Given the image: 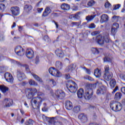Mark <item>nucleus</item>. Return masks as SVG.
<instances>
[{"label":"nucleus","instance_id":"nucleus-1","mask_svg":"<svg viewBox=\"0 0 125 125\" xmlns=\"http://www.w3.org/2000/svg\"><path fill=\"white\" fill-rule=\"evenodd\" d=\"M36 93H37L38 96L42 95V93L41 92H38V90L36 88H30L26 90V97L28 99H32V98L36 95Z\"/></svg>","mask_w":125,"mask_h":125},{"label":"nucleus","instance_id":"nucleus-2","mask_svg":"<svg viewBox=\"0 0 125 125\" xmlns=\"http://www.w3.org/2000/svg\"><path fill=\"white\" fill-rule=\"evenodd\" d=\"M68 83H72V84H73L74 86L71 84L69 85H68V84H66V87L67 89L71 93H76V92H77V90H78V85L76 83V82L72 80H69Z\"/></svg>","mask_w":125,"mask_h":125},{"label":"nucleus","instance_id":"nucleus-30","mask_svg":"<svg viewBox=\"0 0 125 125\" xmlns=\"http://www.w3.org/2000/svg\"><path fill=\"white\" fill-rule=\"evenodd\" d=\"M110 55L108 54V55H105L104 57V62H106V63H111L112 62V60L109 58Z\"/></svg>","mask_w":125,"mask_h":125},{"label":"nucleus","instance_id":"nucleus-36","mask_svg":"<svg viewBox=\"0 0 125 125\" xmlns=\"http://www.w3.org/2000/svg\"><path fill=\"white\" fill-rule=\"evenodd\" d=\"M109 83L111 88H114V87H115V86H116V80L115 79L111 80Z\"/></svg>","mask_w":125,"mask_h":125},{"label":"nucleus","instance_id":"nucleus-22","mask_svg":"<svg viewBox=\"0 0 125 125\" xmlns=\"http://www.w3.org/2000/svg\"><path fill=\"white\" fill-rule=\"evenodd\" d=\"M109 20V17L106 14H103L101 17L100 22L104 23Z\"/></svg>","mask_w":125,"mask_h":125},{"label":"nucleus","instance_id":"nucleus-10","mask_svg":"<svg viewBox=\"0 0 125 125\" xmlns=\"http://www.w3.org/2000/svg\"><path fill=\"white\" fill-rule=\"evenodd\" d=\"M17 76L18 81L22 82L25 78V74L20 69H17Z\"/></svg>","mask_w":125,"mask_h":125},{"label":"nucleus","instance_id":"nucleus-52","mask_svg":"<svg viewBox=\"0 0 125 125\" xmlns=\"http://www.w3.org/2000/svg\"><path fill=\"white\" fill-rule=\"evenodd\" d=\"M121 7V4H118L116 5H114V7L113 8V10H117V9H119Z\"/></svg>","mask_w":125,"mask_h":125},{"label":"nucleus","instance_id":"nucleus-44","mask_svg":"<svg viewBox=\"0 0 125 125\" xmlns=\"http://www.w3.org/2000/svg\"><path fill=\"white\" fill-rule=\"evenodd\" d=\"M119 18H120V17L119 16H113L112 17V21H113L114 22H118V21H119Z\"/></svg>","mask_w":125,"mask_h":125},{"label":"nucleus","instance_id":"nucleus-56","mask_svg":"<svg viewBox=\"0 0 125 125\" xmlns=\"http://www.w3.org/2000/svg\"><path fill=\"white\" fill-rule=\"evenodd\" d=\"M40 62V57L39 56H37L35 59V63L36 64H38Z\"/></svg>","mask_w":125,"mask_h":125},{"label":"nucleus","instance_id":"nucleus-20","mask_svg":"<svg viewBox=\"0 0 125 125\" xmlns=\"http://www.w3.org/2000/svg\"><path fill=\"white\" fill-rule=\"evenodd\" d=\"M42 102V98L40 97H38L36 100H31V103H33L35 104H37V103H38L39 104V107H40V104H41Z\"/></svg>","mask_w":125,"mask_h":125},{"label":"nucleus","instance_id":"nucleus-4","mask_svg":"<svg viewBox=\"0 0 125 125\" xmlns=\"http://www.w3.org/2000/svg\"><path fill=\"white\" fill-rule=\"evenodd\" d=\"M52 96L59 100V99H63L65 97V93L61 90H57L55 93H51Z\"/></svg>","mask_w":125,"mask_h":125},{"label":"nucleus","instance_id":"nucleus-42","mask_svg":"<svg viewBox=\"0 0 125 125\" xmlns=\"http://www.w3.org/2000/svg\"><path fill=\"white\" fill-rule=\"evenodd\" d=\"M5 8H6V7L5 6V5L3 3H0V10L3 12L4 10H5Z\"/></svg>","mask_w":125,"mask_h":125},{"label":"nucleus","instance_id":"nucleus-32","mask_svg":"<svg viewBox=\"0 0 125 125\" xmlns=\"http://www.w3.org/2000/svg\"><path fill=\"white\" fill-rule=\"evenodd\" d=\"M31 75L32 76H33V78H34V79L37 81L38 82H39L40 83H42V78H40V77H39V76H38L36 74H33V73H31Z\"/></svg>","mask_w":125,"mask_h":125},{"label":"nucleus","instance_id":"nucleus-46","mask_svg":"<svg viewBox=\"0 0 125 125\" xmlns=\"http://www.w3.org/2000/svg\"><path fill=\"white\" fill-rule=\"evenodd\" d=\"M42 119L43 122H44V123H47L48 121L49 120V118L46 117L44 115H43L42 116Z\"/></svg>","mask_w":125,"mask_h":125},{"label":"nucleus","instance_id":"nucleus-35","mask_svg":"<svg viewBox=\"0 0 125 125\" xmlns=\"http://www.w3.org/2000/svg\"><path fill=\"white\" fill-rule=\"evenodd\" d=\"M122 98V93L121 92H117L115 94L114 99L115 100H120Z\"/></svg>","mask_w":125,"mask_h":125},{"label":"nucleus","instance_id":"nucleus-61","mask_svg":"<svg viewBox=\"0 0 125 125\" xmlns=\"http://www.w3.org/2000/svg\"><path fill=\"white\" fill-rule=\"evenodd\" d=\"M121 91L122 92V93H124V94L125 95V87H122L121 88Z\"/></svg>","mask_w":125,"mask_h":125},{"label":"nucleus","instance_id":"nucleus-58","mask_svg":"<svg viewBox=\"0 0 125 125\" xmlns=\"http://www.w3.org/2000/svg\"><path fill=\"white\" fill-rule=\"evenodd\" d=\"M119 77L121 80L125 81V75L124 74H120Z\"/></svg>","mask_w":125,"mask_h":125},{"label":"nucleus","instance_id":"nucleus-29","mask_svg":"<svg viewBox=\"0 0 125 125\" xmlns=\"http://www.w3.org/2000/svg\"><path fill=\"white\" fill-rule=\"evenodd\" d=\"M94 75L95 76L96 78H100V77H101V71L98 68L95 69Z\"/></svg>","mask_w":125,"mask_h":125},{"label":"nucleus","instance_id":"nucleus-43","mask_svg":"<svg viewBox=\"0 0 125 125\" xmlns=\"http://www.w3.org/2000/svg\"><path fill=\"white\" fill-rule=\"evenodd\" d=\"M34 125V121L32 119H29L25 123V125Z\"/></svg>","mask_w":125,"mask_h":125},{"label":"nucleus","instance_id":"nucleus-11","mask_svg":"<svg viewBox=\"0 0 125 125\" xmlns=\"http://www.w3.org/2000/svg\"><path fill=\"white\" fill-rule=\"evenodd\" d=\"M4 77L7 83H13V76L10 73L7 72L5 73Z\"/></svg>","mask_w":125,"mask_h":125},{"label":"nucleus","instance_id":"nucleus-21","mask_svg":"<svg viewBox=\"0 0 125 125\" xmlns=\"http://www.w3.org/2000/svg\"><path fill=\"white\" fill-rule=\"evenodd\" d=\"M81 13H82V12H78L75 14H72L69 16V19H73V18H74V19L79 20V19L81 18V17L80 16V15H81Z\"/></svg>","mask_w":125,"mask_h":125},{"label":"nucleus","instance_id":"nucleus-27","mask_svg":"<svg viewBox=\"0 0 125 125\" xmlns=\"http://www.w3.org/2000/svg\"><path fill=\"white\" fill-rule=\"evenodd\" d=\"M0 90H1L3 93H5L7 91L9 90V88L4 85H0Z\"/></svg>","mask_w":125,"mask_h":125},{"label":"nucleus","instance_id":"nucleus-26","mask_svg":"<svg viewBox=\"0 0 125 125\" xmlns=\"http://www.w3.org/2000/svg\"><path fill=\"white\" fill-rule=\"evenodd\" d=\"M50 13H51V9H50V8L47 7L45 9L42 16H43V17H46V16H48V14H50Z\"/></svg>","mask_w":125,"mask_h":125},{"label":"nucleus","instance_id":"nucleus-9","mask_svg":"<svg viewBox=\"0 0 125 125\" xmlns=\"http://www.w3.org/2000/svg\"><path fill=\"white\" fill-rule=\"evenodd\" d=\"M107 88L105 86L102 85L99 87L98 89L97 90L96 93L97 95H104L106 93V90Z\"/></svg>","mask_w":125,"mask_h":125},{"label":"nucleus","instance_id":"nucleus-62","mask_svg":"<svg viewBox=\"0 0 125 125\" xmlns=\"http://www.w3.org/2000/svg\"><path fill=\"white\" fill-rule=\"evenodd\" d=\"M85 71L86 74H87L88 75H90L91 74V71H90V70H89V69L86 68Z\"/></svg>","mask_w":125,"mask_h":125},{"label":"nucleus","instance_id":"nucleus-47","mask_svg":"<svg viewBox=\"0 0 125 125\" xmlns=\"http://www.w3.org/2000/svg\"><path fill=\"white\" fill-rule=\"evenodd\" d=\"M109 70H110V68L109 67V65H106L104 67V74H109L110 72H109Z\"/></svg>","mask_w":125,"mask_h":125},{"label":"nucleus","instance_id":"nucleus-14","mask_svg":"<svg viewBox=\"0 0 125 125\" xmlns=\"http://www.w3.org/2000/svg\"><path fill=\"white\" fill-rule=\"evenodd\" d=\"M78 118L82 123H86L87 122V116L83 113L80 114L78 116Z\"/></svg>","mask_w":125,"mask_h":125},{"label":"nucleus","instance_id":"nucleus-13","mask_svg":"<svg viewBox=\"0 0 125 125\" xmlns=\"http://www.w3.org/2000/svg\"><path fill=\"white\" fill-rule=\"evenodd\" d=\"M76 68H77V64L76 63H72L66 67L65 71L67 73H72L73 71H75Z\"/></svg>","mask_w":125,"mask_h":125},{"label":"nucleus","instance_id":"nucleus-18","mask_svg":"<svg viewBox=\"0 0 125 125\" xmlns=\"http://www.w3.org/2000/svg\"><path fill=\"white\" fill-rule=\"evenodd\" d=\"M4 102L6 104L5 105H4V107H10V106H12V104H13V101L10 99H5Z\"/></svg>","mask_w":125,"mask_h":125},{"label":"nucleus","instance_id":"nucleus-49","mask_svg":"<svg viewBox=\"0 0 125 125\" xmlns=\"http://www.w3.org/2000/svg\"><path fill=\"white\" fill-rule=\"evenodd\" d=\"M112 6V5H111V3L109 2H106L104 4V7L105 8H110Z\"/></svg>","mask_w":125,"mask_h":125},{"label":"nucleus","instance_id":"nucleus-39","mask_svg":"<svg viewBox=\"0 0 125 125\" xmlns=\"http://www.w3.org/2000/svg\"><path fill=\"white\" fill-rule=\"evenodd\" d=\"M95 4V1L93 0H91L89 1L87 3V5L88 7H91V6H93Z\"/></svg>","mask_w":125,"mask_h":125},{"label":"nucleus","instance_id":"nucleus-24","mask_svg":"<svg viewBox=\"0 0 125 125\" xmlns=\"http://www.w3.org/2000/svg\"><path fill=\"white\" fill-rule=\"evenodd\" d=\"M55 53L57 56L60 58H63V57H64V53H63L62 50L59 49H58L55 51Z\"/></svg>","mask_w":125,"mask_h":125},{"label":"nucleus","instance_id":"nucleus-7","mask_svg":"<svg viewBox=\"0 0 125 125\" xmlns=\"http://www.w3.org/2000/svg\"><path fill=\"white\" fill-rule=\"evenodd\" d=\"M10 11L14 16H18L20 14V8L18 6L11 7Z\"/></svg>","mask_w":125,"mask_h":125},{"label":"nucleus","instance_id":"nucleus-19","mask_svg":"<svg viewBox=\"0 0 125 125\" xmlns=\"http://www.w3.org/2000/svg\"><path fill=\"white\" fill-rule=\"evenodd\" d=\"M77 96L78 98L82 99L83 97H84V90L83 88H80L77 91Z\"/></svg>","mask_w":125,"mask_h":125},{"label":"nucleus","instance_id":"nucleus-6","mask_svg":"<svg viewBox=\"0 0 125 125\" xmlns=\"http://www.w3.org/2000/svg\"><path fill=\"white\" fill-rule=\"evenodd\" d=\"M14 63L16 64L18 67H24L25 69V71L27 74L31 73V70H30V67L28 64H22L21 62H17L16 61H14Z\"/></svg>","mask_w":125,"mask_h":125},{"label":"nucleus","instance_id":"nucleus-53","mask_svg":"<svg viewBox=\"0 0 125 125\" xmlns=\"http://www.w3.org/2000/svg\"><path fill=\"white\" fill-rule=\"evenodd\" d=\"M42 111H43V112H46L47 111V108L46 107V104H44V107L42 108Z\"/></svg>","mask_w":125,"mask_h":125},{"label":"nucleus","instance_id":"nucleus-57","mask_svg":"<svg viewBox=\"0 0 125 125\" xmlns=\"http://www.w3.org/2000/svg\"><path fill=\"white\" fill-rule=\"evenodd\" d=\"M50 82H51L52 84H53V86H56V82L54 79H51L50 80Z\"/></svg>","mask_w":125,"mask_h":125},{"label":"nucleus","instance_id":"nucleus-41","mask_svg":"<svg viewBox=\"0 0 125 125\" xmlns=\"http://www.w3.org/2000/svg\"><path fill=\"white\" fill-rule=\"evenodd\" d=\"M79 111H81V106L80 105L74 107L73 112H75V113H79Z\"/></svg>","mask_w":125,"mask_h":125},{"label":"nucleus","instance_id":"nucleus-12","mask_svg":"<svg viewBox=\"0 0 125 125\" xmlns=\"http://www.w3.org/2000/svg\"><path fill=\"white\" fill-rule=\"evenodd\" d=\"M119 28V23H114L111 27V33L113 36H115L118 32V29Z\"/></svg>","mask_w":125,"mask_h":125},{"label":"nucleus","instance_id":"nucleus-34","mask_svg":"<svg viewBox=\"0 0 125 125\" xmlns=\"http://www.w3.org/2000/svg\"><path fill=\"white\" fill-rule=\"evenodd\" d=\"M62 62L59 61L56 62V67L58 70H61L62 69Z\"/></svg>","mask_w":125,"mask_h":125},{"label":"nucleus","instance_id":"nucleus-63","mask_svg":"<svg viewBox=\"0 0 125 125\" xmlns=\"http://www.w3.org/2000/svg\"><path fill=\"white\" fill-rule=\"evenodd\" d=\"M42 10H43V8H37V11L39 13H41L42 11Z\"/></svg>","mask_w":125,"mask_h":125},{"label":"nucleus","instance_id":"nucleus-37","mask_svg":"<svg viewBox=\"0 0 125 125\" xmlns=\"http://www.w3.org/2000/svg\"><path fill=\"white\" fill-rule=\"evenodd\" d=\"M24 9L25 10H26V11L29 12L33 9V7H32V6L30 5H25L24 6Z\"/></svg>","mask_w":125,"mask_h":125},{"label":"nucleus","instance_id":"nucleus-40","mask_svg":"<svg viewBox=\"0 0 125 125\" xmlns=\"http://www.w3.org/2000/svg\"><path fill=\"white\" fill-rule=\"evenodd\" d=\"M86 20L87 22H90V21L94 19V16H88L86 17Z\"/></svg>","mask_w":125,"mask_h":125},{"label":"nucleus","instance_id":"nucleus-23","mask_svg":"<svg viewBox=\"0 0 125 125\" xmlns=\"http://www.w3.org/2000/svg\"><path fill=\"white\" fill-rule=\"evenodd\" d=\"M104 78L106 81H109L113 78V73L109 72L108 74H104Z\"/></svg>","mask_w":125,"mask_h":125},{"label":"nucleus","instance_id":"nucleus-54","mask_svg":"<svg viewBox=\"0 0 125 125\" xmlns=\"http://www.w3.org/2000/svg\"><path fill=\"white\" fill-rule=\"evenodd\" d=\"M96 26L95 24L94 23H91L89 25V29H94V28H95Z\"/></svg>","mask_w":125,"mask_h":125},{"label":"nucleus","instance_id":"nucleus-16","mask_svg":"<svg viewBox=\"0 0 125 125\" xmlns=\"http://www.w3.org/2000/svg\"><path fill=\"white\" fill-rule=\"evenodd\" d=\"M119 102L112 101L110 103V107L112 111L115 112Z\"/></svg>","mask_w":125,"mask_h":125},{"label":"nucleus","instance_id":"nucleus-25","mask_svg":"<svg viewBox=\"0 0 125 125\" xmlns=\"http://www.w3.org/2000/svg\"><path fill=\"white\" fill-rule=\"evenodd\" d=\"M65 108L67 110H72L73 109V104L69 101H67L65 103Z\"/></svg>","mask_w":125,"mask_h":125},{"label":"nucleus","instance_id":"nucleus-17","mask_svg":"<svg viewBox=\"0 0 125 125\" xmlns=\"http://www.w3.org/2000/svg\"><path fill=\"white\" fill-rule=\"evenodd\" d=\"M25 55L28 59L34 58V51L33 50H27L25 52Z\"/></svg>","mask_w":125,"mask_h":125},{"label":"nucleus","instance_id":"nucleus-64","mask_svg":"<svg viewBox=\"0 0 125 125\" xmlns=\"http://www.w3.org/2000/svg\"><path fill=\"white\" fill-rule=\"evenodd\" d=\"M51 16H53V17H57L58 16V14L56 13H53L51 14Z\"/></svg>","mask_w":125,"mask_h":125},{"label":"nucleus","instance_id":"nucleus-33","mask_svg":"<svg viewBox=\"0 0 125 125\" xmlns=\"http://www.w3.org/2000/svg\"><path fill=\"white\" fill-rule=\"evenodd\" d=\"M99 49H97V48H92L91 51L92 52L93 54L96 55L97 54H99L100 52L99 51Z\"/></svg>","mask_w":125,"mask_h":125},{"label":"nucleus","instance_id":"nucleus-60","mask_svg":"<svg viewBox=\"0 0 125 125\" xmlns=\"http://www.w3.org/2000/svg\"><path fill=\"white\" fill-rule=\"evenodd\" d=\"M54 125H63V124L62 123V122H54Z\"/></svg>","mask_w":125,"mask_h":125},{"label":"nucleus","instance_id":"nucleus-15","mask_svg":"<svg viewBox=\"0 0 125 125\" xmlns=\"http://www.w3.org/2000/svg\"><path fill=\"white\" fill-rule=\"evenodd\" d=\"M96 41L100 45L104 44V38L101 35L97 36L96 38Z\"/></svg>","mask_w":125,"mask_h":125},{"label":"nucleus","instance_id":"nucleus-59","mask_svg":"<svg viewBox=\"0 0 125 125\" xmlns=\"http://www.w3.org/2000/svg\"><path fill=\"white\" fill-rule=\"evenodd\" d=\"M99 33L98 31H94L91 33L92 36H97Z\"/></svg>","mask_w":125,"mask_h":125},{"label":"nucleus","instance_id":"nucleus-28","mask_svg":"<svg viewBox=\"0 0 125 125\" xmlns=\"http://www.w3.org/2000/svg\"><path fill=\"white\" fill-rule=\"evenodd\" d=\"M61 7L62 9V10H65V11L69 10L70 5L66 3H63L62 4Z\"/></svg>","mask_w":125,"mask_h":125},{"label":"nucleus","instance_id":"nucleus-45","mask_svg":"<svg viewBox=\"0 0 125 125\" xmlns=\"http://www.w3.org/2000/svg\"><path fill=\"white\" fill-rule=\"evenodd\" d=\"M29 83L30 85H38V84L36 83V82L33 80H30L29 81Z\"/></svg>","mask_w":125,"mask_h":125},{"label":"nucleus","instance_id":"nucleus-50","mask_svg":"<svg viewBox=\"0 0 125 125\" xmlns=\"http://www.w3.org/2000/svg\"><path fill=\"white\" fill-rule=\"evenodd\" d=\"M104 41L105 42H106V43H109L110 42V39L108 37H104Z\"/></svg>","mask_w":125,"mask_h":125},{"label":"nucleus","instance_id":"nucleus-5","mask_svg":"<svg viewBox=\"0 0 125 125\" xmlns=\"http://www.w3.org/2000/svg\"><path fill=\"white\" fill-rule=\"evenodd\" d=\"M49 73L52 76L56 77V78H59L61 76V73L58 71V69H56L54 67H51L49 68Z\"/></svg>","mask_w":125,"mask_h":125},{"label":"nucleus","instance_id":"nucleus-51","mask_svg":"<svg viewBox=\"0 0 125 125\" xmlns=\"http://www.w3.org/2000/svg\"><path fill=\"white\" fill-rule=\"evenodd\" d=\"M43 39L46 42H50V39H49V37H48V36H44Z\"/></svg>","mask_w":125,"mask_h":125},{"label":"nucleus","instance_id":"nucleus-38","mask_svg":"<svg viewBox=\"0 0 125 125\" xmlns=\"http://www.w3.org/2000/svg\"><path fill=\"white\" fill-rule=\"evenodd\" d=\"M55 120H56V117L49 118L47 123H48L49 125H51L53 123H55Z\"/></svg>","mask_w":125,"mask_h":125},{"label":"nucleus","instance_id":"nucleus-31","mask_svg":"<svg viewBox=\"0 0 125 125\" xmlns=\"http://www.w3.org/2000/svg\"><path fill=\"white\" fill-rule=\"evenodd\" d=\"M122 109H123V104L120 102H118L115 109V112H120V111L122 110Z\"/></svg>","mask_w":125,"mask_h":125},{"label":"nucleus","instance_id":"nucleus-55","mask_svg":"<svg viewBox=\"0 0 125 125\" xmlns=\"http://www.w3.org/2000/svg\"><path fill=\"white\" fill-rule=\"evenodd\" d=\"M119 90V86H116L115 88L113 89V91L112 92V93L114 94L116 92L118 91Z\"/></svg>","mask_w":125,"mask_h":125},{"label":"nucleus","instance_id":"nucleus-3","mask_svg":"<svg viewBox=\"0 0 125 125\" xmlns=\"http://www.w3.org/2000/svg\"><path fill=\"white\" fill-rule=\"evenodd\" d=\"M93 96V90L89 87H86L84 93V98L86 100H89Z\"/></svg>","mask_w":125,"mask_h":125},{"label":"nucleus","instance_id":"nucleus-48","mask_svg":"<svg viewBox=\"0 0 125 125\" xmlns=\"http://www.w3.org/2000/svg\"><path fill=\"white\" fill-rule=\"evenodd\" d=\"M81 22H82L81 21H79V22H72L71 23V24L73 26H76L77 27H79L80 26V25H81Z\"/></svg>","mask_w":125,"mask_h":125},{"label":"nucleus","instance_id":"nucleus-8","mask_svg":"<svg viewBox=\"0 0 125 125\" xmlns=\"http://www.w3.org/2000/svg\"><path fill=\"white\" fill-rule=\"evenodd\" d=\"M24 51L25 50L20 45L17 46L15 49V52L19 56H23L24 55Z\"/></svg>","mask_w":125,"mask_h":125}]
</instances>
